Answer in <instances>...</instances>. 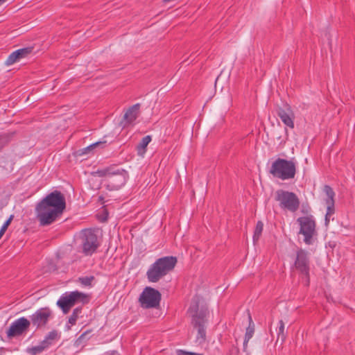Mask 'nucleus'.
Wrapping results in <instances>:
<instances>
[{
    "label": "nucleus",
    "mask_w": 355,
    "mask_h": 355,
    "mask_svg": "<svg viewBox=\"0 0 355 355\" xmlns=\"http://www.w3.org/2000/svg\"><path fill=\"white\" fill-rule=\"evenodd\" d=\"M178 262L177 258L173 256H167L159 258L153 263L146 272L150 282H157L161 278L173 270Z\"/></svg>",
    "instance_id": "nucleus-2"
},
{
    "label": "nucleus",
    "mask_w": 355,
    "mask_h": 355,
    "mask_svg": "<svg viewBox=\"0 0 355 355\" xmlns=\"http://www.w3.org/2000/svg\"><path fill=\"white\" fill-rule=\"evenodd\" d=\"M177 355H202L201 354H197L190 352H187L182 349H178L176 352Z\"/></svg>",
    "instance_id": "nucleus-31"
},
{
    "label": "nucleus",
    "mask_w": 355,
    "mask_h": 355,
    "mask_svg": "<svg viewBox=\"0 0 355 355\" xmlns=\"http://www.w3.org/2000/svg\"><path fill=\"white\" fill-rule=\"evenodd\" d=\"M82 312V308L81 307H77L73 309L72 314L69 318V323L71 325L76 324V320L78 318V315Z\"/></svg>",
    "instance_id": "nucleus-24"
},
{
    "label": "nucleus",
    "mask_w": 355,
    "mask_h": 355,
    "mask_svg": "<svg viewBox=\"0 0 355 355\" xmlns=\"http://www.w3.org/2000/svg\"><path fill=\"white\" fill-rule=\"evenodd\" d=\"M83 252L91 255L98 246L97 236L92 230H85L82 233Z\"/></svg>",
    "instance_id": "nucleus-9"
},
{
    "label": "nucleus",
    "mask_w": 355,
    "mask_h": 355,
    "mask_svg": "<svg viewBox=\"0 0 355 355\" xmlns=\"http://www.w3.org/2000/svg\"><path fill=\"white\" fill-rule=\"evenodd\" d=\"M51 311L47 308H41L31 315V323L37 328L44 327L51 316Z\"/></svg>",
    "instance_id": "nucleus-12"
},
{
    "label": "nucleus",
    "mask_w": 355,
    "mask_h": 355,
    "mask_svg": "<svg viewBox=\"0 0 355 355\" xmlns=\"http://www.w3.org/2000/svg\"><path fill=\"white\" fill-rule=\"evenodd\" d=\"M51 345V342L44 338L40 344V346L44 347V350Z\"/></svg>",
    "instance_id": "nucleus-32"
},
{
    "label": "nucleus",
    "mask_w": 355,
    "mask_h": 355,
    "mask_svg": "<svg viewBox=\"0 0 355 355\" xmlns=\"http://www.w3.org/2000/svg\"><path fill=\"white\" fill-rule=\"evenodd\" d=\"M302 213H304V214H307V213L309 212V211H308V210H304V209H302Z\"/></svg>",
    "instance_id": "nucleus-35"
},
{
    "label": "nucleus",
    "mask_w": 355,
    "mask_h": 355,
    "mask_svg": "<svg viewBox=\"0 0 355 355\" xmlns=\"http://www.w3.org/2000/svg\"><path fill=\"white\" fill-rule=\"evenodd\" d=\"M327 205V216H332L335 212V203H329Z\"/></svg>",
    "instance_id": "nucleus-29"
},
{
    "label": "nucleus",
    "mask_w": 355,
    "mask_h": 355,
    "mask_svg": "<svg viewBox=\"0 0 355 355\" xmlns=\"http://www.w3.org/2000/svg\"><path fill=\"white\" fill-rule=\"evenodd\" d=\"M105 143V141L104 142L98 141L94 144H92L86 148L78 150L76 152V155L82 156V155H87V154L90 153V152H92L94 149V148H96V146H98L100 145H103Z\"/></svg>",
    "instance_id": "nucleus-20"
},
{
    "label": "nucleus",
    "mask_w": 355,
    "mask_h": 355,
    "mask_svg": "<svg viewBox=\"0 0 355 355\" xmlns=\"http://www.w3.org/2000/svg\"><path fill=\"white\" fill-rule=\"evenodd\" d=\"M114 174H110L108 179L110 183H111L116 189L121 188L123 186L128 178V172L123 169L117 168L114 166Z\"/></svg>",
    "instance_id": "nucleus-13"
},
{
    "label": "nucleus",
    "mask_w": 355,
    "mask_h": 355,
    "mask_svg": "<svg viewBox=\"0 0 355 355\" xmlns=\"http://www.w3.org/2000/svg\"><path fill=\"white\" fill-rule=\"evenodd\" d=\"M6 1H7V0H0V6H1L3 3L6 2Z\"/></svg>",
    "instance_id": "nucleus-36"
},
{
    "label": "nucleus",
    "mask_w": 355,
    "mask_h": 355,
    "mask_svg": "<svg viewBox=\"0 0 355 355\" xmlns=\"http://www.w3.org/2000/svg\"><path fill=\"white\" fill-rule=\"evenodd\" d=\"M13 218V216L11 215L8 219L4 223V224L2 225V227L0 229V239L3 236L4 233L6 232V230L8 229V226L11 223Z\"/></svg>",
    "instance_id": "nucleus-27"
},
{
    "label": "nucleus",
    "mask_w": 355,
    "mask_h": 355,
    "mask_svg": "<svg viewBox=\"0 0 355 355\" xmlns=\"http://www.w3.org/2000/svg\"><path fill=\"white\" fill-rule=\"evenodd\" d=\"M270 173L283 180L292 179L296 173L295 164L291 160L278 158L272 164Z\"/></svg>",
    "instance_id": "nucleus-4"
},
{
    "label": "nucleus",
    "mask_w": 355,
    "mask_h": 355,
    "mask_svg": "<svg viewBox=\"0 0 355 355\" xmlns=\"http://www.w3.org/2000/svg\"><path fill=\"white\" fill-rule=\"evenodd\" d=\"M151 141V137L147 135L142 138L141 141L137 146V150L139 155H144L146 152V148Z\"/></svg>",
    "instance_id": "nucleus-18"
},
{
    "label": "nucleus",
    "mask_w": 355,
    "mask_h": 355,
    "mask_svg": "<svg viewBox=\"0 0 355 355\" xmlns=\"http://www.w3.org/2000/svg\"><path fill=\"white\" fill-rule=\"evenodd\" d=\"M286 338V333H285V324L283 320H279L278 322L277 329V339L276 343L280 341V345H282Z\"/></svg>",
    "instance_id": "nucleus-19"
},
{
    "label": "nucleus",
    "mask_w": 355,
    "mask_h": 355,
    "mask_svg": "<svg viewBox=\"0 0 355 355\" xmlns=\"http://www.w3.org/2000/svg\"><path fill=\"white\" fill-rule=\"evenodd\" d=\"M171 0H164V2L166 3V2H168L170 1Z\"/></svg>",
    "instance_id": "nucleus-37"
},
{
    "label": "nucleus",
    "mask_w": 355,
    "mask_h": 355,
    "mask_svg": "<svg viewBox=\"0 0 355 355\" xmlns=\"http://www.w3.org/2000/svg\"><path fill=\"white\" fill-rule=\"evenodd\" d=\"M114 166H111L101 170H97L95 173L98 177H107L109 178L110 174H114Z\"/></svg>",
    "instance_id": "nucleus-23"
},
{
    "label": "nucleus",
    "mask_w": 355,
    "mask_h": 355,
    "mask_svg": "<svg viewBox=\"0 0 355 355\" xmlns=\"http://www.w3.org/2000/svg\"><path fill=\"white\" fill-rule=\"evenodd\" d=\"M58 336V332L55 330L50 331L45 337V338L49 341H52L56 338Z\"/></svg>",
    "instance_id": "nucleus-30"
},
{
    "label": "nucleus",
    "mask_w": 355,
    "mask_h": 355,
    "mask_svg": "<svg viewBox=\"0 0 355 355\" xmlns=\"http://www.w3.org/2000/svg\"><path fill=\"white\" fill-rule=\"evenodd\" d=\"M277 115L286 125L291 128H294V114L288 104L284 105V107L278 108Z\"/></svg>",
    "instance_id": "nucleus-14"
},
{
    "label": "nucleus",
    "mask_w": 355,
    "mask_h": 355,
    "mask_svg": "<svg viewBox=\"0 0 355 355\" xmlns=\"http://www.w3.org/2000/svg\"><path fill=\"white\" fill-rule=\"evenodd\" d=\"M89 301L88 295L78 291H72L63 294L57 302V305L62 309L64 314L69 312L70 309L78 303L86 304Z\"/></svg>",
    "instance_id": "nucleus-5"
},
{
    "label": "nucleus",
    "mask_w": 355,
    "mask_h": 355,
    "mask_svg": "<svg viewBox=\"0 0 355 355\" xmlns=\"http://www.w3.org/2000/svg\"><path fill=\"white\" fill-rule=\"evenodd\" d=\"M94 277L93 276L89 277H80L78 279L79 282L85 286H89L92 284V282L94 280Z\"/></svg>",
    "instance_id": "nucleus-26"
},
{
    "label": "nucleus",
    "mask_w": 355,
    "mask_h": 355,
    "mask_svg": "<svg viewBox=\"0 0 355 355\" xmlns=\"http://www.w3.org/2000/svg\"><path fill=\"white\" fill-rule=\"evenodd\" d=\"M198 302H196L193 305L189 308L191 312L194 313L192 315L191 323L195 328L198 330V335L196 341L199 344L205 343L206 340V330L205 324L207 322L206 317L208 314L207 309H202L199 311Z\"/></svg>",
    "instance_id": "nucleus-3"
},
{
    "label": "nucleus",
    "mask_w": 355,
    "mask_h": 355,
    "mask_svg": "<svg viewBox=\"0 0 355 355\" xmlns=\"http://www.w3.org/2000/svg\"><path fill=\"white\" fill-rule=\"evenodd\" d=\"M295 268L307 279L309 282L310 261L309 253L303 249H300L296 252V258L294 263Z\"/></svg>",
    "instance_id": "nucleus-10"
},
{
    "label": "nucleus",
    "mask_w": 355,
    "mask_h": 355,
    "mask_svg": "<svg viewBox=\"0 0 355 355\" xmlns=\"http://www.w3.org/2000/svg\"><path fill=\"white\" fill-rule=\"evenodd\" d=\"M98 201L103 204L104 202V198L103 196H99Z\"/></svg>",
    "instance_id": "nucleus-34"
},
{
    "label": "nucleus",
    "mask_w": 355,
    "mask_h": 355,
    "mask_svg": "<svg viewBox=\"0 0 355 355\" xmlns=\"http://www.w3.org/2000/svg\"><path fill=\"white\" fill-rule=\"evenodd\" d=\"M141 306L144 309L156 308L161 300L160 293L151 287H146L139 297Z\"/></svg>",
    "instance_id": "nucleus-8"
},
{
    "label": "nucleus",
    "mask_w": 355,
    "mask_h": 355,
    "mask_svg": "<svg viewBox=\"0 0 355 355\" xmlns=\"http://www.w3.org/2000/svg\"><path fill=\"white\" fill-rule=\"evenodd\" d=\"M31 325V322L26 318H20L12 323L6 334L8 338L18 336L26 332Z\"/></svg>",
    "instance_id": "nucleus-11"
},
{
    "label": "nucleus",
    "mask_w": 355,
    "mask_h": 355,
    "mask_svg": "<svg viewBox=\"0 0 355 355\" xmlns=\"http://www.w3.org/2000/svg\"><path fill=\"white\" fill-rule=\"evenodd\" d=\"M13 133H2L0 134V149L6 145L10 140Z\"/></svg>",
    "instance_id": "nucleus-25"
},
{
    "label": "nucleus",
    "mask_w": 355,
    "mask_h": 355,
    "mask_svg": "<svg viewBox=\"0 0 355 355\" xmlns=\"http://www.w3.org/2000/svg\"><path fill=\"white\" fill-rule=\"evenodd\" d=\"M330 217L331 216H327V214H325V218H324V224L327 227L330 222Z\"/></svg>",
    "instance_id": "nucleus-33"
},
{
    "label": "nucleus",
    "mask_w": 355,
    "mask_h": 355,
    "mask_svg": "<svg viewBox=\"0 0 355 355\" xmlns=\"http://www.w3.org/2000/svg\"><path fill=\"white\" fill-rule=\"evenodd\" d=\"M140 104L137 103L130 107L123 116V119L125 121V124L132 123L138 116Z\"/></svg>",
    "instance_id": "nucleus-16"
},
{
    "label": "nucleus",
    "mask_w": 355,
    "mask_h": 355,
    "mask_svg": "<svg viewBox=\"0 0 355 355\" xmlns=\"http://www.w3.org/2000/svg\"><path fill=\"white\" fill-rule=\"evenodd\" d=\"M33 48V47H26L20 49H17V51L12 52L6 60V65H11L15 62L19 61L21 58L26 57L29 55Z\"/></svg>",
    "instance_id": "nucleus-15"
},
{
    "label": "nucleus",
    "mask_w": 355,
    "mask_h": 355,
    "mask_svg": "<svg viewBox=\"0 0 355 355\" xmlns=\"http://www.w3.org/2000/svg\"><path fill=\"white\" fill-rule=\"evenodd\" d=\"M65 207L66 200L64 195L55 190L37 205L35 208L37 218L41 225H49L62 214Z\"/></svg>",
    "instance_id": "nucleus-1"
},
{
    "label": "nucleus",
    "mask_w": 355,
    "mask_h": 355,
    "mask_svg": "<svg viewBox=\"0 0 355 355\" xmlns=\"http://www.w3.org/2000/svg\"><path fill=\"white\" fill-rule=\"evenodd\" d=\"M323 191L327 196V198L325 199V203H335L334 197L336 194L332 188L329 185H325L324 187Z\"/></svg>",
    "instance_id": "nucleus-21"
},
{
    "label": "nucleus",
    "mask_w": 355,
    "mask_h": 355,
    "mask_svg": "<svg viewBox=\"0 0 355 355\" xmlns=\"http://www.w3.org/2000/svg\"><path fill=\"white\" fill-rule=\"evenodd\" d=\"M275 199L282 209L295 212L300 207V200L293 192L279 189L275 192Z\"/></svg>",
    "instance_id": "nucleus-6"
},
{
    "label": "nucleus",
    "mask_w": 355,
    "mask_h": 355,
    "mask_svg": "<svg viewBox=\"0 0 355 355\" xmlns=\"http://www.w3.org/2000/svg\"><path fill=\"white\" fill-rule=\"evenodd\" d=\"M248 320H249V325L246 329L244 341H243V350L245 352L248 347V343L250 339L253 336L254 333V324L252 321L251 315L248 313Z\"/></svg>",
    "instance_id": "nucleus-17"
},
{
    "label": "nucleus",
    "mask_w": 355,
    "mask_h": 355,
    "mask_svg": "<svg viewBox=\"0 0 355 355\" xmlns=\"http://www.w3.org/2000/svg\"><path fill=\"white\" fill-rule=\"evenodd\" d=\"M44 351V347L40 346V345L37 346L32 347L28 349V352L32 355H36L40 354Z\"/></svg>",
    "instance_id": "nucleus-28"
},
{
    "label": "nucleus",
    "mask_w": 355,
    "mask_h": 355,
    "mask_svg": "<svg viewBox=\"0 0 355 355\" xmlns=\"http://www.w3.org/2000/svg\"><path fill=\"white\" fill-rule=\"evenodd\" d=\"M300 228L299 234L304 235V241L307 245L313 243V236L316 234L315 221L312 215L300 217L297 220Z\"/></svg>",
    "instance_id": "nucleus-7"
},
{
    "label": "nucleus",
    "mask_w": 355,
    "mask_h": 355,
    "mask_svg": "<svg viewBox=\"0 0 355 355\" xmlns=\"http://www.w3.org/2000/svg\"><path fill=\"white\" fill-rule=\"evenodd\" d=\"M263 229V224L261 221H258L253 235V242L255 244L259 239Z\"/></svg>",
    "instance_id": "nucleus-22"
}]
</instances>
